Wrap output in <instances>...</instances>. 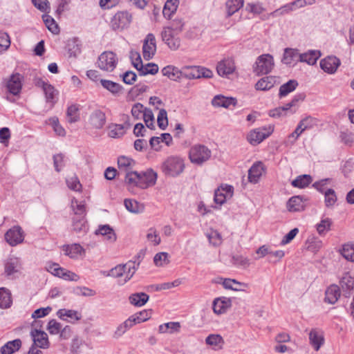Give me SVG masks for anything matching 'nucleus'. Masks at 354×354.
<instances>
[{
	"label": "nucleus",
	"instance_id": "7c9ffc66",
	"mask_svg": "<svg viewBox=\"0 0 354 354\" xmlns=\"http://www.w3.org/2000/svg\"><path fill=\"white\" fill-rule=\"evenodd\" d=\"M320 56V51L309 50L306 53L300 54V62H306L309 65H314L316 64Z\"/></svg>",
	"mask_w": 354,
	"mask_h": 354
},
{
	"label": "nucleus",
	"instance_id": "bb28decb",
	"mask_svg": "<svg viewBox=\"0 0 354 354\" xmlns=\"http://www.w3.org/2000/svg\"><path fill=\"white\" fill-rule=\"evenodd\" d=\"M149 299V296L145 292H136L131 294L129 297V303L137 307L144 306Z\"/></svg>",
	"mask_w": 354,
	"mask_h": 354
},
{
	"label": "nucleus",
	"instance_id": "0eeeda50",
	"mask_svg": "<svg viewBox=\"0 0 354 354\" xmlns=\"http://www.w3.org/2000/svg\"><path fill=\"white\" fill-rule=\"evenodd\" d=\"M5 240L11 246H16L24 240V232L19 225H15L5 234Z\"/></svg>",
	"mask_w": 354,
	"mask_h": 354
},
{
	"label": "nucleus",
	"instance_id": "58836bf2",
	"mask_svg": "<svg viewBox=\"0 0 354 354\" xmlns=\"http://www.w3.org/2000/svg\"><path fill=\"white\" fill-rule=\"evenodd\" d=\"M298 86V82L295 80H290L288 82L282 84L279 88V95L280 97L286 96L290 93L295 91Z\"/></svg>",
	"mask_w": 354,
	"mask_h": 354
},
{
	"label": "nucleus",
	"instance_id": "8fccbe9b",
	"mask_svg": "<svg viewBox=\"0 0 354 354\" xmlns=\"http://www.w3.org/2000/svg\"><path fill=\"white\" fill-rule=\"evenodd\" d=\"M299 123L303 126L305 130H309L318 126L319 120L310 115H307L302 118Z\"/></svg>",
	"mask_w": 354,
	"mask_h": 354
},
{
	"label": "nucleus",
	"instance_id": "bf43d9fd",
	"mask_svg": "<svg viewBox=\"0 0 354 354\" xmlns=\"http://www.w3.org/2000/svg\"><path fill=\"white\" fill-rule=\"evenodd\" d=\"M125 272V266L124 264H120L116 266L115 267L111 268L108 271L107 274L104 272V274L108 277H112L115 278H120L124 275Z\"/></svg>",
	"mask_w": 354,
	"mask_h": 354
},
{
	"label": "nucleus",
	"instance_id": "b1692460",
	"mask_svg": "<svg viewBox=\"0 0 354 354\" xmlns=\"http://www.w3.org/2000/svg\"><path fill=\"white\" fill-rule=\"evenodd\" d=\"M315 3V0H295L292 3H288L284 6H282L279 10L281 13L288 12L292 11L297 8H303L307 5L311 6Z\"/></svg>",
	"mask_w": 354,
	"mask_h": 354
},
{
	"label": "nucleus",
	"instance_id": "4be33fe9",
	"mask_svg": "<svg viewBox=\"0 0 354 354\" xmlns=\"http://www.w3.org/2000/svg\"><path fill=\"white\" fill-rule=\"evenodd\" d=\"M237 100L234 97H227L221 95L214 97L212 100V104L214 107L229 108L231 105L235 106Z\"/></svg>",
	"mask_w": 354,
	"mask_h": 354
},
{
	"label": "nucleus",
	"instance_id": "f03ea898",
	"mask_svg": "<svg viewBox=\"0 0 354 354\" xmlns=\"http://www.w3.org/2000/svg\"><path fill=\"white\" fill-rule=\"evenodd\" d=\"M274 66L273 57L270 54L259 56L254 64L253 72L257 75H267L272 71Z\"/></svg>",
	"mask_w": 354,
	"mask_h": 354
},
{
	"label": "nucleus",
	"instance_id": "37998d69",
	"mask_svg": "<svg viewBox=\"0 0 354 354\" xmlns=\"http://www.w3.org/2000/svg\"><path fill=\"white\" fill-rule=\"evenodd\" d=\"M243 6V0H228L226 2L227 16L230 17Z\"/></svg>",
	"mask_w": 354,
	"mask_h": 354
},
{
	"label": "nucleus",
	"instance_id": "f257e3e1",
	"mask_svg": "<svg viewBox=\"0 0 354 354\" xmlns=\"http://www.w3.org/2000/svg\"><path fill=\"white\" fill-rule=\"evenodd\" d=\"M185 167L184 160L182 158L171 156L162 162L160 169L165 176L174 178L180 175Z\"/></svg>",
	"mask_w": 354,
	"mask_h": 354
},
{
	"label": "nucleus",
	"instance_id": "5701e85b",
	"mask_svg": "<svg viewBox=\"0 0 354 354\" xmlns=\"http://www.w3.org/2000/svg\"><path fill=\"white\" fill-rule=\"evenodd\" d=\"M230 306L231 299L230 298H216L213 301V310L218 315L224 313Z\"/></svg>",
	"mask_w": 354,
	"mask_h": 354
},
{
	"label": "nucleus",
	"instance_id": "f8f14e48",
	"mask_svg": "<svg viewBox=\"0 0 354 354\" xmlns=\"http://www.w3.org/2000/svg\"><path fill=\"white\" fill-rule=\"evenodd\" d=\"M106 121L105 113L99 109H94L88 118L89 124L95 129H102L106 124Z\"/></svg>",
	"mask_w": 354,
	"mask_h": 354
},
{
	"label": "nucleus",
	"instance_id": "864d4df0",
	"mask_svg": "<svg viewBox=\"0 0 354 354\" xmlns=\"http://www.w3.org/2000/svg\"><path fill=\"white\" fill-rule=\"evenodd\" d=\"M66 182L68 187L71 190L75 192H80L82 190V184L75 174L67 177Z\"/></svg>",
	"mask_w": 354,
	"mask_h": 354
},
{
	"label": "nucleus",
	"instance_id": "c03bdc74",
	"mask_svg": "<svg viewBox=\"0 0 354 354\" xmlns=\"http://www.w3.org/2000/svg\"><path fill=\"white\" fill-rule=\"evenodd\" d=\"M42 19L49 31L55 35H57L59 32V28L52 17L48 15H44L42 16Z\"/></svg>",
	"mask_w": 354,
	"mask_h": 354
},
{
	"label": "nucleus",
	"instance_id": "de8ad7c7",
	"mask_svg": "<svg viewBox=\"0 0 354 354\" xmlns=\"http://www.w3.org/2000/svg\"><path fill=\"white\" fill-rule=\"evenodd\" d=\"M223 287L225 289L232 290L235 291L241 290V288L239 286H243L244 288L248 287V285L244 283H241L235 279H225L222 283Z\"/></svg>",
	"mask_w": 354,
	"mask_h": 354
},
{
	"label": "nucleus",
	"instance_id": "1a4fd4ad",
	"mask_svg": "<svg viewBox=\"0 0 354 354\" xmlns=\"http://www.w3.org/2000/svg\"><path fill=\"white\" fill-rule=\"evenodd\" d=\"M218 74L223 77L234 73L236 71V65L233 58L226 57L218 62L216 66Z\"/></svg>",
	"mask_w": 354,
	"mask_h": 354
},
{
	"label": "nucleus",
	"instance_id": "9d476101",
	"mask_svg": "<svg viewBox=\"0 0 354 354\" xmlns=\"http://www.w3.org/2000/svg\"><path fill=\"white\" fill-rule=\"evenodd\" d=\"M156 52V42L155 36L149 33L143 42L142 55L145 60H150L153 58Z\"/></svg>",
	"mask_w": 354,
	"mask_h": 354
},
{
	"label": "nucleus",
	"instance_id": "2eb2a0df",
	"mask_svg": "<svg viewBox=\"0 0 354 354\" xmlns=\"http://www.w3.org/2000/svg\"><path fill=\"white\" fill-rule=\"evenodd\" d=\"M140 175V187L146 189L148 187L156 184L157 180V173L153 169H149L146 171L139 173Z\"/></svg>",
	"mask_w": 354,
	"mask_h": 354
},
{
	"label": "nucleus",
	"instance_id": "603ef678",
	"mask_svg": "<svg viewBox=\"0 0 354 354\" xmlns=\"http://www.w3.org/2000/svg\"><path fill=\"white\" fill-rule=\"evenodd\" d=\"M180 328L179 322H168L159 326V332L161 333H172L178 331Z\"/></svg>",
	"mask_w": 354,
	"mask_h": 354
},
{
	"label": "nucleus",
	"instance_id": "423d86ee",
	"mask_svg": "<svg viewBox=\"0 0 354 354\" xmlns=\"http://www.w3.org/2000/svg\"><path fill=\"white\" fill-rule=\"evenodd\" d=\"M273 131L271 127L257 128L251 130L247 136V140L253 146L260 144L267 138Z\"/></svg>",
	"mask_w": 354,
	"mask_h": 354
},
{
	"label": "nucleus",
	"instance_id": "9b49d317",
	"mask_svg": "<svg viewBox=\"0 0 354 354\" xmlns=\"http://www.w3.org/2000/svg\"><path fill=\"white\" fill-rule=\"evenodd\" d=\"M30 335L33 341L31 346L37 348H48L49 347V341L46 333L37 329H32Z\"/></svg>",
	"mask_w": 354,
	"mask_h": 354
},
{
	"label": "nucleus",
	"instance_id": "3c124183",
	"mask_svg": "<svg viewBox=\"0 0 354 354\" xmlns=\"http://www.w3.org/2000/svg\"><path fill=\"white\" fill-rule=\"evenodd\" d=\"M134 164L135 162L133 160L126 156H120L118 159V165L119 169H123L127 172H128V171L133 167Z\"/></svg>",
	"mask_w": 354,
	"mask_h": 354
},
{
	"label": "nucleus",
	"instance_id": "4d7b16f0",
	"mask_svg": "<svg viewBox=\"0 0 354 354\" xmlns=\"http://www.w3.org/2000/svg\"><path fill=\"white\" fill-rule=\"evenodd\" d=\"M71 207L75 212V216H84L86 212L85 204L84 202H79L76 199L71 201Z\"/></svg>",
	"mask_w": 354,
	"mask_h": 354
},
{
	"label": "nucleus",
	"instance_id": "dca6fc26",
	"mask_svg": "<svg viewBox=\"0 0 354 354\" xmlns=\"http://www.w3.org/2000/svg\"><path fill=\"white\" fill-rule=\"evenodd\" d=\"M264 170L265 167L262 162H255L248 170L249 181L252 183H258Z\"/></svg>",
	"mask_w": 354,
	"mask_h": 354
},
{
	"label": "nucleus",
	"instance_id": "680f3d73",
	"mask_svg": "<svg viewBox=\"0 0 354 354\" xmlns=\"http://www.w3.org/2000/svg\"><path fill=\"white\" fill-rule=\"evenodd\" d=\"M157 122L159 128L162 130L166 129V128L168 126V118H167V113L165 109H160L158 118H157Z\"/></svg>",
	"mask_w": 354,
	"mask_h": 354
},
{
	"label": "nucleus",
	"instance_id": "2f4dec72",
	"mask_svg": "<svg viewBox=\"0 0 354 354\" xmlns=\"http://www.w3.org/2000/svg\"><path fill=\"white\" fill-rule=\"evenodd\" d=\"M304 203L299 196L290 198L287 203V209L290 212H299L304 209Z\"/></svg>",
	"mask_w": 354,
	"mask_h": 354
},
{
	"label": "nucleus",
	"instance_id": "4468645a",
	"mask_svg": "<svg viewBox=\"0 0 354 354\" xmlns=\"http://www.w3.org/2000/svg\"><path fill=\"white\" fill-rule=\"evenodd\" d=\"M340 64V60L335 56H328L319 63L321 68L329 74L335 73Z\"/></svg>",
	"mask_w": 354,
	"mask_h": 354
},
{
	"label": "nucleus",
	"instance_id": "393cba45",
	"mask_svg": "<svg viewBox=\"0 0 354 354\" xmlns=\"http://www.w3.org/2000/svg\"><path fill=\"white\" fill-rule=\"evenodd\" d=\"M340 289L337 285H330L325 292V301L334 304L340 297Z\"/></svg>",
	"mask_w": 354,
	"mask_h": 354
},
{
	"label": "nucleus",
	"instance_id": "4c0bfd02",
	"mask_svg": "<svg viewBox=\"0 0 354 354\" xmlns=\"http://www.w3.org/2000/svg\"><path fill=\"white\" fill-rule=\"evenodd\" d=\"M57 315L63 320H66V317H68L74 321H78L81 319V315L77 311L65 308L59 309L57 313Z\"/></svg>",
	"mask_w": 354,
	"mask_h": 354
},
{
	"label": "nucleus",
	"instance_id": "0e129e2a",
	"mask_svg": "<svg viewBox=\"0 0 354 354\" xmlns=\"http://www.w3.org/2000/svg\"><path fill=\"white\" fill-rule=\"evenodd\" d=\"M147 239L149 241L151 242L154 245H158L161 242L159 234L153 227H151L148 230L147 234Z\"/></svg>",
	"mask_w": 354,
	"mask_h": 354
},
{
	"label": "nucleus",
	"instance_id": "72a5a7b5",
	"mask_svg": "<svg viewBox=\"0 0 354 354\" xmlns=\"http://www.w3.org/2000/svg\"><path fill=\"white\" fill-rule=\"evenodd\" d=\"M21 346V341L19 339L9 341L1 347V352L2 354H12L18 351Z\"/></svg>",
	"mask_w": 354,
	"mask_h": 354
},
{
	"label": "nucleus",
	"instance_id": "39448f33",
	"mask_svg": "<svg viewBox=\"0 0 354 354\" xmlns=\"http://www.w3.org/2000/svg\"><path fill=\"white\" fill-rule=\"evenodd\" d=\"M132 16L127 11L118 12L111 19V26L113 30H122L129 26Z\"/></svg>",
	"mask_w": 354,
	"mask_h": 354
},
{
	"label": "nucleus",
	"instance_id": "a211bd4d",
	"mask_svg": "<svg viewBox=\"0 0 354 354\" xmlns=\"http://www.w3.org/2000/svg\"><path fill=\"white\" fill-rule=\"evenodd\" d=\"M310 344L315 351H319L324 343V333L322 330L313 328L309 333Z\"/></svg>",
	"mask_w": 354,
	"mask_h": 354
},
{
	"label": "nucleus",
	"instance_id": "aec40b11",
	"mask_svg": "<svg viewBox=\"0 0 354 354\" xmlns=\"http://www.w3.org/2000/svg\"><path fill=\"white\" fill-rule=\"evenodd\" d=\"M278 83L276 76H266L262 77L256 83L255 89L257 91H268Z\"/></svg>",
	"mask_w": 354,
	"mask_h": 354
},
{
	"label": "nucleus",
	"instance_id": "49530a36",
	"mask_svg": "<svg viewBox=\"0 0 354 354\" xmlns=\"http://www.w3.org/2000/svg\"><path fill=\"white\" fill-rule=\"evenodd\" d=\"M340 252L346 259L354 262V243L343 245Z\"/></svg>",
	"mask_w": 354,
	"mask_h": 354
},
{
	"label": "nucleus",
	"instance_id": "6ab92c4d",
	"mask_svg": "<svg viewBox=\"0 0 354 354\" xmlns=\"http://www.w3.org/2000/svg\"><path fill=\"white\" fill-rule=\"evenodd\" d=\"M139 62L134 64V67L138 70L140 75H146L148 74L155 75L158 72V66L154 63H148L143 65L141 57H138Z\"/></svg>",
	"mask_w": 354,
	"mask_h": 354
},
{
	"label": "nucleus",
	"instance_id": "c756f323",
	"mask_svg": "<svg viewBox=\"0 0 354 354\" xmlns=\"http://www.w3.org/2000/svg\"><path fill=\"white\" fill-rule=\"evenodd\" d=\"M339 283L346 297H348L354 287V278L346 273L342 277Z\"/></svg>",
	"mask_w": 354,
	"mask_h": 354
},
{
	"label": "nucleus",
	"instance_id": "c9c22d12",
	"mask_svg": "<svg viewBox=\"0 0 354 354\" xmlns=\"http://www.w3.org/2000/svg\"><path fill=\"white\" fill-rule=\"evenodd\" d=\"M95 234L106 236L107 240L110 241L111 242L115 241L117 239L114 230L109 225H100L96 230Z\"/></svg>",
	"mask_w": 354,
	"mask_h": 354
},
{
	"label": "nucleus",
	"instance_id": "ddd939ff",
	"mask_svg": "<svg viewBox=\"0 0 354 354\" xmlns=\"http://www.w3.org/2000/svg\"><path fill=\"white\" fill-rule=\"evenodd\" d=\"M23 76L17 73L12 74L6 83V88L8 92L13 95H17L21 93L22 88Z\"/></svg>",
	"mask_w": 354,
	"mask_h": 354
},
{
	"label": "nucleus",
	"instance_id": "338daca9",
	"mask_svg": "<svg viewBox=\"0 0 354 354\" xmlns=\"http://www.w3.org/2000/svg\"><path fill=\"white\" fill-rule=\"evenodd\" d=\"M50 124L53 128L57 135L59 136H64L66 135L65 129L60 125L59 120L56 117L50 118L49 119Z\"/></svg>",
	"mask_w": 354,
	"mask_h": 354
},
{
	"label": "nucleus",
	"instance_id": "412c9836",
	"mask_svg": "<svg viewBox=\"0 0 354 354\" xmlns=\"http://www.w3.org/2000/svg\"><path fill=\"white\" fill-rule=\"evenodd\" d=\"M298 62H300V53L298 50L288 48H286L282 62L286 65H295Z\"/></svg>",
	"mask_w": 354,
	"mask_h": 354
},
{
	"label": "nucleus",
	"instance_id": "6e6d98bb",
	"mask_svg": "<svg viewBox=\"0 0 354 354\" xmlns=\"http://www.w3.org/2000/svg\"><path fill=\"white\" fill-rule=\"evenodd\" d=\"M46 97V100L48 103H51L53 105L55 102V97L58 94V92L55 89V88L49 84L45 89L43 91Z\"/></svg>",
	"mask_w": 354,
	"mask_h": 354
},
{
	"label": "nucleus",
	"instance_id": "c85d7f7f",
	"mask_svg": "<svg viewBox=\"0 0 354 354\" xmlns=\"http://www.w3.org/2000/svg\"><path fill=\"white\" fill-rule=\"evenodd\" d=\"M124 266L125 272L124 273V275L125 276V278L123 280L119 281V284L120 285H124L133 277L139 266V263L136 265L135 261H129L124 264Z\"/></svg>",
	"mask_w": 354,
	"mask_h": 354
},
{
	"label": "nucleus",
	"instance_id": "a19ab883",
	"mask_svg": "<svg viewBox=\"0 0 354 354\" xmlns=\"http://www.w3.org/2000/svg\"><path fill=\"white\" fill-rule=\"evenodd\" d=\"M12 298L9 290L6 288H0V308H8L11 306Z\"/></svg>",
	"mask_w": 354,
	"mask_h": 354
},
{
	"label": "nucleus",
	"instance_id": "20e7f679",
	"mask_svg": "<svg viewBox=\"0 0 354 354\" xmlns=\"http://www.w3.org/2000/svg\"><path fill=\"white\" fill-rule=\"evenodd\" d=\"M118 64L116 55L112 51H105L98 57V67L106 71H113Z\"/></svg>",
	"mask_w": 354,
	"mask_h": 354
},
{
	"label": "nucleus",
	"instance_id": "6e6552de",
	"mask_svg": "<svg viewBox=\"0 0 354 354\" xmlns=\"http://www.w3.org/2000/svg\"><path fill=\"white\" fill-rule=\"evenodd\" d=\"M178 33L171 30L169 28L164 27L161 32L162 41L172 50H176L180 46V39Z\"/></svg>",
	"mask_w": 354,
	"mask_h": 354
},
{
	"label": "nucleus",
	"instance_id": "cd10ccee",
	"mask_svg": "<svg viewBox=\"0 0 354 354\" xmlns=\"http://www.w3.org/2000/svg\"><path fill=\"white\" fill-rule=\"evenodd\" d=\"M100 81L103 88L109 91L113 95H118L123 90L122 85L113 81L104 79H100Z\"/></svg>",
	"mask_w": 354,
	"mask_h": 354
},
{
	"label": "nucleus",
	"instance_id": "69168bd1",
	"mask_svg": "<svg viewBox=\"0 0 354 354\" xmlns=\"http://www.w3.org/2000/svg\"><path fill=\"white\" fill-rule=\"evenodd\" d=\"M124 206L128 211L132 213H138L141 211L142 208L138 202L135 200L125 199L124 201Z\"/></svg>",
	"mask_w": 354,
	"mask_h": 354
},
{
	"label": "nucleus",
	"instance_id": "052dcab7",
	"mask_svg": "<svg viewBox=\"0 0 354 354\" xmlns=\"http://www.w3.org/2000/svg\"><path fill=\"white\" fill-rule=\"evenodd\" d=\"M140 175L137 171H128L125 175V182L129 185L140 187Z\"/></svg>",
	"mask_w": 354,
	"mask_h": 354
},
{
	"label": "nucleus",
	"instance_id": "f704fd0d",
	"mask_svg": "<svg viewBox=\"0 0 354 354\" xmlns=\"http://www.w3.org/2000/svg\"><path fill=\"white\" fill-rule=\"evenodd\" d=\"M55 277L71 281H77L80 279V277L77 274L62 267L58 270L57 269Z\"/></svg>",
	"mask_w": 354,
	"mask_h": 354
},
{
	"label": "nucleus",
	"instance_id": "09e8293b",
	"mask_svg": "<svg viewBox=\"0 0 354 354\" xmlns=\"http://www.w3.org/2000/svg\"><path fill=\"white\" fill-rule=\"evenodd\" d=\"M78 111L79 107L76 104H72L68 107L66 115L68 122L73 123L77 122L80 120V115Z\"/></svg>",
	"mask_w": 354,
	"mask_h": 354
},
{
	"label": "nucleus",
	"instance_id": "a878e982",
	"mask_svg": "<svg viewBox=\"0 0 354 354\" xmlns=\"http://www.w3.org/2000/svg\"><path fill=\"white\" fill-rule=\"evenodd\" d=\"M63 251L65 255L68 256L71 259H77L84 252L83 248L77 243L64 245Z\"/></svg>",
	"mask_w": 354,
	"mask_h": 354
},
{
	"label": "nucleus",
	"instance_id": "e433bc0d",
	"mask_svg": "<svg viewBox=\"0 0 354 354\" xmlns=\"http://www.w3.org/2000/svg\"><path fill=\"white\" fill-rule=\"evenodd\" d=\"M178 3V0H167L163 8V16L165 18L170 19L171 15L176 11Z\"/></svg>",
	"mask_w": 354,
	"mask_h": 354
},
{
	"label": "nucleus",
	"instance_id": "79ce46f5",
	"mask_svg": "<svg viewBox=\"0 0 354 354\" xmlns=\"http://www.w3.org/2000/svg\"><path fill=\"white\" fill-rule=\"evenodd\" d=\"M162 73L164 76H167L170 80L177 81L180 79L182 73L176 67L172 66H167L162 69Z\"/></svg>",
	"mask_w": 354,
	"mask_h": 354
},
{
	"label": "nucleus",
	"instance_id": "ea45409f",
	"mask_svg": "<svg viewBox=\"0 0 354 354\" xmlns=\"http://www.w3.org/2000/svg\"><path fill=\"white\" fill-rule=\"evenodd\" d=\"M126 132L125 127L120 124H111L109 127L108 135L113 138H119L124 135Z\"/></svg>",
	"mask_w": 354,
	"mask_h": 354
},
{
	"label": "nucleus",
	"instance_id": "473e14b6",
	"mask_svg": "<svg viewBox=\"0 0 354 354\" xmlns=\"http://www.w3.org/2000/svg\"><path fill=\"white\" fill-rule=\"evenodd\" d=\"M313 181V178L310 175L303 174L298 176L295 180L291 182V185L294 187L303 189L308 187Z\"/></svg>",
	"mask_w": 354,
	"mask_h": 354
},
{
	"label": "nucleus",
	"instance_id": "7ed1b4c3",
	"mask_svg": "<svg viewBox=\"0 0 354 354\" xmlns=\"http://www.w3.org/2000/svg\"><path fill=\"white\" fill-rule=\"evenodd\" d=\"M211 155L210 149L206 146L198 145L191 148L189 157L192 163L201 165L207 161L210 158Z\"/></svg>",
	"mask_w": 354,
	"mask_h": 354
},
{
	"label": "nucleus",
	"instance_id": "a18cd8bd",
	"mask_svg": "<svg viewBox=\"0 0 354 354\" xmlns=\"http://www.w3.org/2000/svg\"><path fill=\"white\" fill-rule=\"evenodd\" d=\"M73 230L76 232L84 233L87 230L86 221L84 216H75L73 218Z\"/></svg>",
	"mask_w": 354,
	"mask_h": 354
},
{
	"label": "nucleus",
	"instance_id": "13d9d810",
	"mask_svg": "<svg viewBox=\"0 0 354 354\" xmlns=\"http://www.w3.org/2000/svg\"><path fill=\"white\" fill-rule=\"evenodd\" d=\"M337 198L335 192L333 189H328L324 194V202L327 207L334 206Z\"/></svg>",
	"mask_w": 354,
	"mask_h": 354
},
{
	"label": "nucleus",
	"instance_id": "5fc2aeb1",
	"mask_svg": "<svg viewBox=\"0 0 354 354\" xmlns=\"http://www.w3.org/2000/svg\"><path fill=\"white\" fill-rule=\"evenodd\" d=\"M73 293L77 296L93 297L96 295V292L88 287L77 286L73 289Z\"/></svg>",
	"mask_w": 354,
	"mask_h": 354
},
{
	"label": "nucleus",
	"instance_id": "774afa93",
	"mask_svg": "<svg viewBox=\"0 0 354 354\" xmlns=\"http://www.w3.org/2000/svg\"><path fill=\"white\" fill-rule=\"evenodd\" d=\"M232 261L237 267L247 268L250 265L249 259L239 254L234 255Z\"/></svg>",
	"mask_w": 354,
	"mask_h": 354
},
{
	"label": "nucleus",
	"instance_id": "f3484780",
	"mask_svg": "<svg viewBox=\"0 0 354 354\" xmlns=\"http://www.w3.org/2000/svg\"><path fill=\"white\" fill-rule=\"evenodd\" d=\"M21 269V263L19 258L12 257L8 258L4 265L5 273L8 277L19 272Z\"/></svg>",
	"mask_w": 354,
	"mask_h": 354
},
{
	"label": "nucleus",
	"instance_id": "e2e57ef3",
	"mask_svg": "<svg viewBox=\"0 0 354 354\" xmlns=\"http://www.w3.org/2000/svg\"><path fill=\"white\" fill-rule=\"evenodd\" d=\"M305 95L303 93H299L294 96V97L292 99V100L286 104L285 105L282 106L281 108L284 112V113L286 114V112L288 111H290L291 108L297 106V103L300 101H303L304 100Z\"/></svg>",
	"mask_w": 354,
	"mask_h": 354
}]
</instances>
